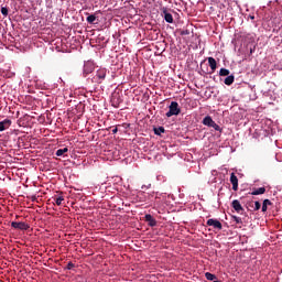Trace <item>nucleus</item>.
<instances>
[{
  "label": "nucleus",
  "mask_w": 282,
  "mask_h": 282,
  "mask_svg": "<svg viewBox=\"0 0 282 282\" xmlns=\"http://www.w3.org/2000/svg\"><path fill=\"white\" fill-rule=\"evenodd\" d=\"M263 204L267 205V207L272 206V200L267 198L263 200Z\"/></svg>",
  "instance_id": "31"
},
{
  "label": "nucleus",
  "mask_w": 282,
  "mask_h": 282,
  "mask_svg": "<svg viewBox=\"0 0 282 282\" xmlns=\"http://www.w3.org/2000/svg\"><path fill=\"white\" fill-rule=\"evenodd\" d=\"M145 221H148V224H149V226H151V228L158 226V220H155V218L151 214L145 215Z\"/></svg>",
  "instance_id": "11"
},
{
  "label": "nucleus",
  "mask_w": 282,
  "mask_h": 282,
  "mask_svg": "<svg viewBox=\"0 0 282 282\" xmlns=\"http://www.w3.org/2000/svg\"><path fill=\"white\" fill-rule=\"evenodd\" d=\"M215 120H213V117L210 116H206L204 119H203V124L205 127H213Z\"/></svg>",
  "instance_id": "14"
},
{
  "label": "nucleus",
  "mask_w": 282,
  "mask_h": 282,
  "mask_svg": "<svg viewBox=\"0 0 282 282\" xmlns=\"http://www.w3.org/2000/svg\"><path fill=\"white\" fill-rule=\"evenodd\" d=\"M230 182L232 184V191H239V178L237 177L235 172L230 174Z\"/></svg>",
  "instance_id": "7"
},
{
  "label": "nucleus",
  "mask_w": 282,
  "mask_h": 282,
  "mask_svg": "<svg viewBox=\"0 0 282 282\" xmlns=\"http://www.w3.org/2000/svg\"><path fill=\"white\" fill-rule=\"evenodd\" d=\"M94 69H96V63L91 59H88L84 62V68H83V75L89 76V74H93Z\"/></svg>",
  "instance_id": "4"
},
{
  "label": "nucleus",
  "mask_w": 282,
  "mask_h": 282,
  "mask_svg": "<svg viewBox=\"0 0 282 282\" xmlns=\"http://www.w3.org/2000/svg\"><path fill=\"white\" fill-rule=\"evenodd\" d=\"M210 127L212 129H215V131L221 132V127H219V124H217L215 121H214V124H212Z\"/></svg>",
  "instance_id": "26"
},
{
  "label": "nucleus",
  "mask_w": 282,
  "mask_h": 282,
  "mask_svg": "<svg viewBox=\"0 0 282 282\" xmlns=\"http://www.w3.org/2000/svg\"><path fill=\"white\" fill-rule=\"evenodd\" d=\"M262 213H268V205L265 203H262Z\"/></svg>",
  "instance_id": "32"
},
{
  "label": "nucleus",
  "mask_w": 282,
  "mask_h": 282,
  "mask_svg": "<svg viewBox=\"0 0 282 282\" xmlns=\"http://www.w3.org/2000/svg\"><path fill=\"white\" fill-rule=\"evenodd\" d=\"M31 200H32V202H36V196H32V197H31Z\"/></svg>",
  "instance_id": "34"
},
{
  "label": "nucleus",
  "mask_w": 282,
  "mask_h": 282,
  "mask_svg": "<svg viewBox=\"0 0 282 282\" xmlns=\"http://www.w3.org/2000/svg\"><path fill=\"white\" fill-rule=\"evenodd\" d=\"M232 83H235V75H229L225 78V85H232Z\"/></svg>",
  "instance_id": "17"
},
{
  "label": "nucleus",
  "mask_w": 282,
  "mask_h": 282,
  "mask_svg": "<svg viewBox=\"0 0 282 282\" xmlns=\"http://www.w3.org/2000/svg\"><path fill=\"white\" fill-rule=\"evenodd\" d=\"M247 208H253L254 209V202L250 200L246 205Z\"/></svg>",
  "instance_id": "30"
},
{
  "label": "nucleus",
  "mask_w": 282,
  "mask_h": 282,
  "mask_svg": "<svg viewBox=\"0 0 282 282\" xmlns=\"http://www.w3.org/2000/svg\"><path fill=\"white\" fill-rule=\"evenodd\" d=\"M188 34H191V31L188 30L181 31V36H188Z\"/></svg>",
  "instance_id": "29"
},
{
  "label": "nucleus",
  "mask_w": 282,
  "mask_h": 282,
  "mask_svg": "<svg viewBox=\"0 0 282 282\" xmlns=\"http://www.w3.org/2000/svg\"><path fill=\"white\" fill-rule=\"evenodd\" d=\"M219 76H230V70L228 68H220Z\"/></svg>",
  "instance_id": "20"
},
{
  "label": "nucleus",
  "mask_w": 282,
  "mask_h": 282,
  "mask_svg": "<svg viewBox=\"0 0 282 282\" xmlns=\"http://www.w3.org/2000/svg\"><path fill=\"white\" fill-rule=\"evenodd\" d=\"M265 187H259L253 189L252 192H249V195H264Z\"/></svg>",
  "instance_id": "15"
},
{
  "label": "nucleus",
  "mask_w": 282,
  "mask_h": 282,
  "mask_svg": "<svg viewBox=\"0 0 282 282\" xmlns=\"http://www.w3.org/2000/svg\"><path fill=\"white\" fill-rule=\"evenodd\" d=\"M265 19L272 21V23H279V21H281V18L274 17L271 10L265 11Z\"/></svg>",
  "instance_id": "8"
},
{
  "label": "nucleus",
  "mask_w": 282,
  "mask_h": 282,
  "mask_svg": "<svg viewBox=\"0 0 282 282\" xmlns=\"http://www.w3.org/2000/svg\"><path fill=\"white\" fill-rule=\"evenodd\" d=\"M87 23L94 24V22L96 21V15L95 14H90L86 18Z\"/></svg>",
  "instance_id": "22"
},
{
  "label": "nucleus",
  "mask_w": 282,
  "mask_h": 282,
  "mask_svg": "<svg viewBox=\"0 0 282 282\" xmlns=\"http://www.w3.org/2000/svg\"><path fill=\"white\" fill-rule=\"evenodd\" d=\"M214 3H216V6H218L220 9L226 8V6H224L220 0H214Z\"/></svg>",
  "instance_id": "27"
},
{
  "label": "nucleus",
  "mask_w": 282,
  "mask_h": 282,
  "mask_svg": "<svg viewBox=\"0 0 282 282\" xmlns=\"http://www.w3.org/2000/svg\"><path fill=\"white\" fill-rule=\"evenodd\" d=\"M116 133H118V127H115V128L112 129V134L116 135Z\"/></svg>",
  "instance_id": "33"
},
{
  "label": "nucleus",
  "mask_w": 282,
  "mask_h": 282,
  "mask_svg": "<svg viewBox=\"0 0 282 282\" xmlns=\"http://www.w3.org/2000/svg\"><path fill=\"white\" fill-rule=\"evenodd\" d=\"M207 226H210L215 230H221L224 228V225H221V221L215 218H210L207 220Z\"/></svg>",
  "instance_id": "6"
},
{
  "label": "nucleus",
  "mask_w": 282,
  "mask_h": 282,
  "mask_svg": "<svg viewBox=\"0 0 282 282\" xmlns=\"http://www.w3.org/2000/svg\"><path fill=\"white\" fill-rule=\"evenodd\" d=\"M11 228H14L15 230H30V224L23 221H12Z\"/></svg>",
  "instance_id": "5"
},
{
  "label": "nucleus",
  "mask_w": 282,
  "mask_h": 282,
  "mask_svg": "<svg viewBox=\"0 0 282 282\" xmlns=\"http://www.w3.org/2000/svg\"><path fill=\"white\" fill-rule=\"evenodd\" d=\"M253 204V212L261 210V203H259V200H256Z\"/></svg>",
  "instance_id": "24"
},
{
  "label": "nucleus",
  "mask_w": 282,
  "mask_h": 282,
  "mask_svg": "<svg viewBox=\"0 0 282 282\" xmlns=\"http://www.w3.org/2000/svg\"><path fill=\"white\" fill-rule=\"evenodd\" d=\"M53 200L55 202L56 206H63V202H65V196H63V193H59L58 195L53 196Z\"/></svg>",
  "instance_id": "10"
},
{
  "label": "nucleus",
  "mask_w": 282,
  "mask_h": 282,
  "mask_svg": "<svg viewBox=\"0 0 282 282\" xmlns=\"http://www.w3.org/2000/svg\"><path fill=\"white\" fill-rule=\"evenodd\" d=\"M1 14H2L3 17H7V15H8V8L2 7V8H1Z\"/></svg>",
  "instance_id": "28"
},
{
  "label": "nucleus",
  "mask_w": 282,
  "mask_h": 282,
  "mask_svg": "<svg viewBox=\"0 0 282 282\" xmlns=\"http://www.w3.org/2000/svg\"><path fill=\"white\" fill-rule=\"evenodd\" d=\"M12 127V120L4 119L0 121V131H6V129H10Z\"/></svg>",
  "instance_id": "9"
},
{
  "label": "nucleus",
  "mask_w": 282,
  "mask_h": 282,
  "mask_svg": "<svg viewBox=\"0 0 282 282\" xmlns=\"http://www.w3.org/2000/svg\"><path fill=\"white\" fill-rule=\"evenodd\" d=\"M207 61H208V65L210 67V72H208V67H206V69H204V67H202V65H204V63H206V59H205L200 63L202 74L203 75L215 74V72L217 70V59H215V57H207Z\"/></svg>",
  "instance_id": "2"
},
{
  "label": "nucleus",
  "mask_w": 282,
  "mask_h": 282,
  "mask_svg": "<svg viewBox=\"0 0 282 282\" xmlns=\"http://www.w3.org/2000/svg\"><path fill=\"white\" fill-rule=\"evenodd\" d=\"M74 268H76V264H74V262L69 261L65 268V270H74Z\"/></svg>",
  "instance_id": "25"
},
{
  "label": "nucleus",
  "mask_w": 282,
  "mask_h": 282,
  "mask_svg": "<svg viewBox=\"0 0 282 282\" xmlns=\"http://www.w3.org/2000/svg\"><path fill=\"white\" fill-rule=\"evenodd\" d=\"M162 12L166 23H173V14H171L166 8H163Z\"/></svg>",
  "instance_id": "12"
},
{
  "label": "nucleus",
  "mask_w": 282,
  "mask_h": 282,
  "mask_svg": "<svg viewBox=\"0 0 282 282\" xmlns=\"http://www.w3.org/2000/svg\"><path fill=\"white\" fill-rule=\"evenodd\" d=\"M231 220L235 221V224H239L240 226L243 224V220L239 216H231Z\"/></svg>",
  "instance_id": "21"
},
{
  "label": "nucleus",
  "mask_w": 282,
  "mask_h": 282,
  "mask_svg": "<svg viewBox=\"0 0 282 282\" xmlns=\"http://www.w3.org/2000/svg\"><path fill=\"white\" fill-rule=\"evenodd\" d=\"M120 102H122V100H120V98H117L116 96L112 97L111 105H112V107H115V109H118V107H120Z\"/></svg>",
  "instance_id": "16"
},
{
  "label": "nucleus",
  "mask_w": 282,
  "mask_h": 282,
  "mask_svg": "<svg viewBox=\"0 0 282 282\" xmlns=\"http://www.w3.org/2000/svg\"><path fill=\"white\" fill-rule=\"evenodd\" d=\"M108 73L109 72L107 70V68L100 67L93 76L91 83H95L96 85H102V83H105V78H107Z\"/></svg>",
  "instance_id": "1"
},
{
  "label": "nucleus",
  "mask_w": 282,
  "mask_h": 282,
  "mask_svg": "<svg viewBox=\"0 0 282 282\" xmlns=\"http://www.w3.org/2000/svg\"><path fill=\"white\" fill-rule=\"evenodd\" d=\"M205 279H207V281H215V279H217V275H215L210 272H206L205 273Z\"/></svg>",
  "instance_id": "19"
},
{
  "label": "nucleus",
  "mask_w": 282,
  "mask_h": 282,
  "mask_svg": "<svg viewBox=\"0 0 282 282\" xmlns=\"http://www.w3.org/2000/svg\"><path fill=\"white\" fill-rule=\"evenodd\" d=\"M252 20L254 19V17L252 15V17H250Z\"/></svg>",
  "instance_id": "35"
},
{
  "label": "nucleus",
  "mask_w": 282,
  "mask_h": 282,
  "mask_svg": "<svg viewBox=\"0 0 282 282\" xmlns=\"http://www.w3.org/2000/svg\"><path fill=\"white\" fill-rule=\"evenodd\" d=\"M231 207L234 208V210H236V213L243 212V206H241V203L237 199L232 200Z\"/></svg>",
  "instance_id": "13"
},
{
  "label": "nucleus",
  "mask_w": 282,
  "mask_h": 282,
  "mask_svg": "<svg viewBox=\"0 0 282 282\" xmlns=\"http://www.w3.org/2000/svg\"><path fill=\"white\" fill-rule=\"evenodd\" d=\"M180 113H182L180 104H177V101H172L165 116L166 118H172V116H180Z\"/></svg>",
  "instance_id": "3"
},
{
  "label": "nucleus",
  "mask_w": 282,
  "mask_h": 282,
  "mask_svg": "<svg viewBox=\"0 0 282 282\" xmlns=\"http://www.w3.org/2000/svg\"><path fill=\"white\" fill-rule=\"evenodd\" d=\"M67 151H69V149H67V148L58 149L56 151L57 158H61V156L65 155V153H67Z\"/></svg>",
  "instance_id": "18"
},
{
  "label": "nucleus",
  "mask_w": 282,
  "mask_h": 282,
  "mask_svg": "<svg viewBox=\"0 0 282 282\" xmlns=\"http://www.w3.org/2000/svg\"><path fill=\"white\" fill-rule=\"evenodd\" d=\"M164 127L154 128L155 135H161V133H164Z\"/></svg>",
  "instance_id": "23"
}]
</instances>
